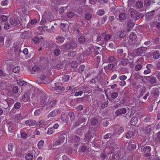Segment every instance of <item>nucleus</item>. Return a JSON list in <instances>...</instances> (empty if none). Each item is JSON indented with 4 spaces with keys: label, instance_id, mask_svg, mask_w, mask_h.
<instances>
[{
    "label": "nucleus",
    "instance_id": "1",
    "mask_svg": "<svg viewBox=\"0 0 160 160\" xmlns=\"http://www.w3.org/2000/svg\"><path fill=\"white\" fill-rule=\"evenodd\" d=\"M10 24L8 23L5 25L4 28L6 29H8L10 28L15 27H18L22 25L21 22L18 19L11 18L9 19Z\"/></svg>",
    "mask_w": 160,
    "mask_h": 160
},
{
    "label": "nucleus",
    "instance_id": "2",
    "mask_svg": "<svg viewBox=\"0 0 160 160\" xmlns=\"http://www.w3.org/2000/svg\"><path fill=\"white\" fill-rule=\"evenodd\" d=\"M77 39L72 38L67 43L63 44L62 46V48H64L65 50H73L77 47Z\"/></svg>",
    "mask_w": 160,
    "mask_h": 160
},
{
    "label": "nucleus",
    "instance_id": "3",
    "mask_svg": "<svg viewBox=\"0 0 160 160\" xmlns=\"http://www.w3.org/2000/svg\"><path fill=\"white\" fill-rule=\"evenodd\" d=\"M130 15L132 18L135 19L136 20H138L143 16V14L140 12L138 13L136 11L133 9L131 11Z\"/></svg>",
    "mask_w": 160,
    "mask_h": 160
},
{
    "label": "nucleus",
    "instance_id": "4",
    "mask_svg": "<svg viewBox=\"0 0 160 160\" xmlns=\"http://www.w3.org/2000/svg\"><path fill=\"white\" fill-rule=\"evenodd\" d=\"M49 99L47 96L45 95H43L41 96L39 103L41 105V107L43 108L45 106V105L47 106V104L48 103Z\"/></svg>",
    "mask_w": 160,
    "mask_h": 160
},
{
    "label": "nucleus",
    "instance_id": "5",
    "mask_svg": "<svg viewBox=\"0 0 160 160\" xmlns=\"http://www.w3.org/2000/svg\"><path fill=\"white\" fill-rule=\"evenodd\" d=\"M147 50L146 48L144 47H141L138 48L136 51V53L138 55H144Z\"/></svg>",
    "mask_w": 160,
    "mask_h": 160
},
{
    "label": "nucleus",
    "instance_id": "6",
    "mask_svg": "<svg viewBox=\"0 0 160 160\" xmlns=\"http://www.w3.org/2000/svg\"><path fill=\"white\" fill-rule=\"evenodd\" d=\"M61 84L59 83H55V87L52 88V90H60L61 91H63L65 90V88L61 86Z\"/></svg>",
    "mask_w": 160,
    "mask_h": 160
},
{
    "label": "nucleus",
    "instance_id": "7",
    "mask_svg": "<svg viewBox=\"0 0 160 160\" xmlns=\"http://www.w3.org/2000/svg\"><path fill=\"white\" fill-rule=\"evenodd\" d=\"M52 20H51L50 17H47L45 18H43L41 21L40 22V23L42 24V27H43L44 28H46V24L47 22L48 21L51 22ZM47 25V24H46Z\"/></svg>",
    "mask_w": 160,
    "mask_h": 160
},
{
    "label": "nucleus",
    "instance_id": "8",
    "mask_svg": "<svg viewBox=\"0 0 160 160\" xmlns=\"http://www.w3.org/2000/svg\"><path fill=\"white\" fill-rule=\"evenodd\" d=\"M127 112V109L126 108H121L116 110L115 112V115L118 116L123 114H125Z\"/></svg>",
    "mask_w": 160,
    "mask_h": 160
},
{
    "label": "nucleus",
    "instance_id": "9",
    "mask_svg": "<svg viewBox=\"0 0 160 160\" xmlns=\"http://www.w3.org/2000/svg\"><path fill=\"white\" fill-rule=\"evenodd\" d=\"M65 138L63 135L59 136L58 138L56 140L55 144L56 146L59 145L63 143L65 140Z\"/></svg>",
    "mask_w": 160,
    "mask_h": 160
},
{
    "label": "nucleus",
    "instance_id": "10",
    "mask_svg": "<svg viewBox=\"0 0 160 160\" xmlns=\"http://www.w3.org/2000/svg\"><path fill=\"white\" fill-rule=\"evenodd\" d=\"M57 100H55L52 101L48 102V103L47 104L46 107V109H49L54 106L57 103Z\"/></svg>",
    "mask_w": 160,
    "mask_h": 160
},
{
    "label": "nucleus",
    "instance_id": "11",
    "mask_svg": "<svg viewBox=\"0 0 160 160\" xmlns=\"http://www.w3.org/2000/svg\"><path fill=\"white\" fill-rule=\"evenodd\" d=\"M151 150V148L150 146H146L144 148L143 151L145 153V156L148 157L151 156V154L150 153Z\"/></svg>",
    "mask_w": 160,
    "mask_h": 160
},
{
    "label": "nucleus",
    "instance_id": "12",
    "mask_svg": "<svg viewBox=\"0 0 160 160\" xmlns=\"http://www.w3.org/2000/svg\"><path fill=\"white\" fill-rule=\"evenodd\" d=\"M151 94L155 97H158L160 92L159 89L157 88H154L151 91Z\"/></svg>",
    "mask_w": 160,
    "mask_h": 160
},
{
    "label": "nucleus",
    "instance_id": "13",
    "mask_svg": "<svg viewBox=\"0 0 160 160\" xmlns=\"http://www.w3.org/2000/svg\"><path fill=\"white\" fill-rule=\"evenodd\" d=\"M59 112L60 111L58 109H54L48 114V118H50L51 117H54L58 114Z\"/></svg>",
    "mask_w": 160,
    "mask_h": 160
},
{
    "label": "nucleus",
    "instance_id": "14",
    "mask_svg": "<svg viewBox=\"0 0 160 160\" xmlns=\"http://www.w3.org/2000/svg\"><path fill=\"white\" fill-rule=\"evenodd\" d=\"M24 118V117L22 115L21 113L15 114L14 116V119L18 122L23 119Z\"/></svg>",
    "mask_w": 160,
    "mask_h": 160
},
{
    "label": "nucleus",
    "instance_id": "15",
    "mask_svg": "<svg viewBox=\"0 0 160 160\" xmlns=\"http://www.w3.org/2000/svg\"><path fill=\"white\" fill-rule=\"evenodd\" d=\"M128 148L130 150H133L136 148V143L135 142H129Z\"/></svg>",
    "mask_w": 160,
    "mask_h": 160
},
{
    "label": "nucleus",
    "instance_id": "16",
    "mask_svg": "<svg viewBox=\"0 0 160 160\" xmlns=\"http://www.w3.org/2000/svg\"><path fill=\"white\" fill-rule=\"evenodd\" d=\"M61 119L62 121L64 122H67L69 120V118L68 117L67 114L64 113H63L62 114Z\"/></svg>",
    "mask_w": 160,
    "mask_h": 160
},
{
    "label": "nucleus",
    "instance_id": "17",
    "mask_svg": "<svg viewBox=\"0 0 160 160\" xmlns=\"http://www.w3.org/2000/svg\"><path fill=\"white\" fill-rule=\"evenodd\" d=\"M138 122V118L134 116L131 120L130 124L132 126H135L137 124Z\"/></svg>",
    "mask_w": 160,
    "mask_h": 160
},
{
    "label": "nucleus",
    "instance_id": "18",
    "mask_svg": "<svg viewBox=\"0 0 160 160\" xmlns=\"http://www.w3.org/2000/svg\"><path fill=\"white\" fill-rule=\"evenodd\" d=\"M118 17L119 21L121 22H122L126 19L127 18V16L126 14L125 13L122 12L120 13Z\"/></svg>",
    "mask_w": 160,
    "mask_h": 160
},
{
    "label": "nucleus",
    "instance_id": "19",
    "mask_svg": "<svg viewBox=\"0 0 160 160\" xmlns=\"http://www.w3.org/2000/svg\"><path fill=\"white\" fill-rule=\"evenodd\" d=\"M119 158V156L117 153H114L112 156H109V160H118Z\"/></svg>",
    "mask_w": 160,
    "mask_h": 160
},
{
    "label": "nucleus",
    "instance_id": "20",
    "mask_svg": "<svg viewBox=\"0 0 160 160\" xmlns=\"http://www.w3.org/2000/svg\"><path fill=\"white\" fill-rule=\"evenodd\" d=\"M101 35L104 37V40L105 42H107L111 38V36L109 34H106L105 33H102Z\"/></svg>",
    "mask_w": 160,
    "mask_h": 160
},
{
    "label": "nucleus",
    "instance_id": "21",
    "mask_svg": "<svg viewBox=\"0 0 160 160\" xmlns=\"http://www.w3.org/2000/svg\"><path fill=\"white\" fill-rule=\"evenodd\" d=\"M64 39V38L62 36H58L56 38V41L58 43H62Z\"/></svg>",
    "mask_w": 160,
    "mask_h": 160
},
{
    "label": "nucleus",
    "instance_id": "22",
    "mask_svg": "<svg viewBox=\"0 0 160 160\" xmlns=\"http://www.w3.org/2000/svg\"><path fill=\"white\" fill-rule=\"evenodd\" d=\"M24 123L29 126H33L35 125L36 122L35 120H28L26 121Z\"/></svg>",
    "mask_w": 160,
    "mask_h": 160
},
{
    "label": "nucleus",
    "instance_id": "23",
    "mask_svg": "<svg viewBox=\"0 0 160 160\" xmlns=\"http://www.w3.org/2000/svg\"><path fill=\"white\" fill-rule=\"evenodd\" d=\"M30 99V95L26 93L23 94L22 97V100L24 102H26Z\"/></svg>",
    "mask_w": 160,
    "mask_h": 160
},
{
    "label": "nucleus",
    "instance_id": "24",
    "mask_svg": "<svg viewBox=\"0 0 160 160\" xmlns=\"http://www.w3.org/2000/svg\"><path fill=\"white\" fill-rule=\"evenodd\" d=\"M78 42L80 44H83L86 42V38L83 36H81L78 38Z\"/></svg>",
    "mask_w": 160,
    "mask_h": 160
},
{
    "label": "nucleus",
    "instance_id": "25",
    "mask_svg": "<svg viewBox=\"0 0 160 160\" xmlns=\"http://www.w3.org/2000/svg\"><path fill=\"white\" fill-rule=\"evenodd\" d=\"M92 48H88L84 52V54H85L86 56H89L90 55L92 52Z\"/></svg>",
    "mask_w": 160,
    "mask_h": 160
},
{
    "label": "nucleus",
    "instance_id": "26",
    "mask_svg": "<svg viewBox=\"0 0 160 160\" xmlns=\"http://www.w3.org/2000/svg\"><path fill=\"white\" fill-rule=\"evenodd\" d=\"M93 16L90 12H87L85 14V18L88 21H90L92 18Z\"/></svg>",
    "mask_w": 160,
    "mask_h": 160
},
{
    "label": "nucleus",
    "instance_id": "27",
    "mask_svg": "<svg viewBox=\"0 0 160 160\" xmlns=\"http://www.w3.org/2000/svg\"><path fill=\"white\" fill-rule=\"evenodd\" d=\"M129 38L130 40L135 41L136 39L137 36L135 33L132 32L129 35Z\"/></svg>",
    "mask_w": 160,
    "mask_h": 160
},
{
    "label": "nucleus",
    "instance_id": "28",
    "mask_svg": "<svg viewBox=\"0 0 160 160\" xmlns=\"http://www.w3.org/2000/svg\"><path fill=\"white\" fill-rule=\"evenodd\" d=\"M45 78L46 76L45 75H41L39 78H37V81L38 83H42L43 82V80L45 79Z\"/></svg>",
    "mask_w": 160,
    "mask_h": 160
},
{
    "label": "nucleus",
    "instance_id": "29",
    "mask_svg": "<svg viewBox=\"0 0 160 160\" xmlns=\"http://www.w3.org/2000/svg\"><path fill=\"white\" fill-rule=\"evenodd\" d=\"M143 4V2L138 0L136 3V7L138 8H140L142 7Z\"/></svg>",
    "mask_w": 160,
    "mask_h": 160
},
{
    "label": "nucleus",
    "instance_id": "30",
    "mask_svg": "<svg viewBox=\"0 0 160 160\" xmlns=\"http://www.w3.org/2000/svg\"><path fill=\"white\" fill-rule=\"evenodd\" d=\"M127 32L125 31L121 30L120 31L119 37V38H123L125 37Z\"/></svg>",
    "mask_w": 160,
    "mask_h": 160
},
{
    "label": "nucleus",
    "instance_id": "31",
    "mask_svg": "<svg viewBox=\"0 0 160 160\" xmlns=\"http://www.w3.org/2000/svg\"><path fill=\"white\" fill-rule=\"evenodd\" d=\"M133 135V132L132 131L129 130L128 131L126 135V137L127 138H130Z\"/></svg>",
    "mask_w": 160,
    "mask_h": 160
},
{
    "label": "nucleus",
    "instance_id": "32",
    "mask_svg": "<svg viewBox=\"0 0 160 160\" xmlns=\"http://www.w3.org/2000/svg\"><path fill=\"white\" fill-rule=\"evenodd\" d=\"M153 57L155 59H158L160 57V54L158 51H156L153 52L152 55Z\"/></svg>",
    "mask_w": 160,
    "mask_h": 160
},
{
    "label": "nucleus",
    "instance_id": "33",
    "mask_svg": "<svg viewBox=\"0 0 160 160\" xmlns=\"http://www.w3.org/2000/svg\"><path fill=\"white\" fill-rule=\"evenodd\" d=\"M134 25V23L133 22L132 20H129L127 22V25L130 28H133Z\"/></svg>",
    "mask_w": 160,
    "mask_h": 160
},
{
    "label": "nucleus",
    "instance_id": "34",
    "mask_svg": "<svg viewBox=\"0 0 160 160\" xmlns=\"http://www.w3.org/2000/svg\"><path fill=\"white\" fill-rule=\"evenodd\" d=\"M152 129V128L151 125H148L145 128V132L146 133H148L150 132Z\"/></svg>",
    "mask_w": 160,
    "mask_h": 160
},
{
    "label": "nucleus",
    "instance_id": "35",
    "mask_svg": "<svg viewBox=\"0 0 160 160\" xmlns=\"http://www.w3.org/2000/svg\"><path fill=\"white\" fill-rule=\"evenodd\" d=\"M70 77L68 75H65L62 77V80L63 82H68L69 79Z\"/></svg>",
    "mask_w": 160,
    "mask_h": 160
},
{
    "label": "nucleus",
    "instance_id": "36",
    "mask_svg": "<svg viewBox=\"0 0 160 160\" xmlns=\"http://www.w3.org/2000/svg\"><path fill=\"white\" fill-rule=\"evenodd\" d=\"M8 125L9 126H8V131L10 132H12L13 131V126L12 125V122H9L8 123Z\"/></svg>",
    "mask_w": 160,
    "mask_h": 160
},
{
    "label": "nucleus",
    "instance_id": "37",
    "mask_svg": "<svg viewBox=\"0 0 160 160\" xmlns=\"http://www.w3.org/2000/svg\"><path fill=\"white\" fill-rule=\"evenodd\" d=\"M149 81L152 84L156 83L157 82L156 78L155 77L150 76Z\"/></svg>",
    "mask_w": 160,
    "mask_h": 160
},
{
    "label": "nucleus",
    "instance_id": "38",
    "mask_svg": "<svg viewBox=\"0 0 160 160\" xmlns=\"http://www.w3.org/2000/svg\"><path fill=\"white\" fill-rule=\"evenodd\" d=\"M89 86L86 84H84L82 86L78 88V90H81L83 92L84 90L87 89V88H88Z\"/></svg>",
    "mask_w": 160,
    "mask_h": 160
},
{
    "label": "nucleus",
    "instance_id": "39",
    "mask_svg": "<svg viewBox=\"0 0 160 160\" xmlns=\"http://www.w3.org/2000/svg\"><path fill=\"white\" fill-rule=\"evenodd\" d=\"M68 115L70 117L71 120L72 121H73L75 118V115L74 113L72 112L68 113Z\"/></svg>",
    "mask_w": 160,
    "mask_h": 160
},
{
    "label": "nucleus",
    "instance_id": "40",
    "mask_svg": "<svg viewBox=\"0 0 160 160\" xmlns=\"http://www.w3.org/2000/svg\"><path fill=\"white\" fill-rule=\"evenodd\" d=\"M8 19V17L5 15H2L0 17V19L2 22H5Z\"/></svg>",
    "mask_w": 160,
    "mask_h": 160
},
{
    "label": "nucleus",
    "instance_id": "41",
    "mask_svg": "<svg viewBox=\"0 0 160 160\" xmlns=\"http://www.w3.org/2000/svg\"><path fill=\"white\" fill-rule=\"evenodd\" d=\"M91 124L93 126H95L97 125L98 123V120L95 118H92L90 120Z\"/></svg>",
    "mask_w": 160,
    "mask_h": 160
},
{
    "label": "nucleus",
    "instance_id": "42",
    "mask_svg": "<svg viewBox=\"0 0 160 160\" xmlns=\"http://www.w3.org/2000/svg\"><path fill=\"white\" fill-rule=\"evenodd\" d=\"M61 52V51L59 49H56L53 51V53L55 56H58L60 54Z\"/></svg>",
    "mask_w": 160,
    "mask_h": 160
},
{
    "label": "nucleus",
    "instance_id": "43",
    "mask_svg": "<svg viewBox=\"0 0 160 160\" xmlns=\"http://www.w3.org/2000/svg\"><path fill=\"white\" fill-rule=\"evenodd\" d=\"M33 155L32 153H28L27 154L25 157L27 160H32L33 158Z\"/></svg>",
    "mask_w": 160,
    "mask_h": 160
},
{
    "label": "nucleus",
    "instance_id": "44",
    "mask_svg": "<svg viewBox=\"0 0 160 160\" xmlns=\"http://www.w3.org/2000/svg\"><path fill=\"white\" fill-rule=\"evenodd\" d=\"M19 89L18 87L17 86H15L12 88V92L14 94L17 93Z\"/></svg>",
    "mask_w": 160,
    "mask_h": 160
},
{
    "label": "nucleus",
    "instance_id": "45",
    "mask_svg": "<svg viewBox=\"0 0 160 160\" xmlns=\"http://www.w3.org/2000/svg\"><path fill=\"white\" fill-rule=\"evenodd\" d=\"M8 76V74L3 72L2 70L0 69V77L4 78Z\"/></svg>",
    "mask_w": 160,
    "mask_h": 160
},
{
    "label": "nucleus",
    "instance_id": "46",
    "mask_svg": "<svg viewBox=\"0 0 160 160\" xmlns=\"http://www.w3.org/2000/svg\"><path fill=\"white\" fill-rule=\"evenodd\" d=\"M96 14L99 16L103 15L105 14V11L103 9H99L97 11Z\"/></svg>",
    "mask_w": 160,
    "mask_h": 160
},
{
    "label": "nucleus",
    "instance_id": "47",
    "mask_svg": "<svg viewBox=\"0 0 160 160\" xmlns=\"http://www.w3.org/2000/svg\"><path fill=\"white\" fill-rule=\"evenodd\" d=\"M118 93L116 92H113L111 95V97L113 99L116 98L118 96Z\"/></svg>",
    "mask_w": 160,
    "mask_h": 160
},
{
    "label": "nucleus",
    "instance_id": "48",
    "mask_svg": "<svg viewBox=\"0 0 160 160\" xmlns=\"http://www.w3.org/2000/svg\"><path fill=\"white\" fill-rule=\"evenodd\" d=\"M85 66L84 65H81L78 69V72L79 73H81L85 69Z\"/></svg>",
    "mask_w": 160,
    "mask_h": 160
},
{
    "label": "nucleus",
    "instance_id": "49",
    "mask_svg": "<svg viewBox=\"0 0 160 160\" xmlns=\"http://www.w3.org/2000/svg\"><path fill=\"white\" fill-rule=\"evenodd\" d=\"M83 93V91H82L81 90H77V91L76 92L75 94H74V95L75 96L77 97L79 95L81 96L82 95Z\"/></svg>",
    "mask_w": 160,
    "mask_h": 160
},
{
    "label": "nucleus",
    "instance_id": "50",
    "mask_svg": "<svg viewBox=\"0 0 160 160\" xmlns=\"http://www.w3.org/2000/svg\"><path fill=\"white\" fill-rule=\"evenodd\" d=\"M115 65L112 64H109L108 65V69L110 71L113 70L114 68H115Z\"/></svg>",
    "mask_w": 160,
    "mask_h": 160
},
{
    "label": "nucleus",
    "instance_id": "51",
    "mask_svg": "<svg viewBox=\"0 0 160 160\" xmlns=\"http://www.w3.org/2000/svg\"><path fill=\"white\" fill-rule=\"evenodd\" d=\"M64 67V63L63 62H60L57 66V68L58 69L62 68Z\"/></svg>",
    "mask_w": 160,
    "mask_h": 160
},
{
    "label": "nucleus",
    "instance_id": "52",
    "mask_svg": "<svg viewBox=\"0 0 160 160\" xmlns=\"http://www.w3.org/2000/svg\"><path fill=\"white\" fill-rule=\"evenodd\" d=\"M128 62V60L127 59H124L121 62V64L123 66H126Z\"/></svg>",
    "mask_w": 160,
    "mask_h": 160
},
{
    "label": "nucleus",
    "instance_id": "53",
    "mask_svg": "<svg viewBox=\"0 0 160 160\" xmlns=\"http://www.w3.org/2000/svg\"><path fill=\"white\" fill-rule=\"evenodd\" d=\"M44 144V142L43 140H41L39 141L38 144V148H41L43 146Z\"/></svg>",
    "mask_w": 160,
    "mask_h": 160
},
{
    "label": "nucleus",
    "instance_id": "54",
    "mask_svg": "<svg viewBox=\"0 0 160 160\" xmlns=\"http://www.w3.org/2000/svg\"><path fill=\"white\" fill-rule=\"evenodd\" d=\"M20 70V68L18 66H17L13 69L12 71L14 73H17L19 72Z\"/></svg>",
    "mask_w": 160,
    "mask_h": 160
},
{
    "label": "nucleus",
    "instance_id": "55",
    "mask_svg": "<svg viewBox=\"0 0 160 160\" xmlns=\"http://www.w3.org/2000/svg\"><path fill=\"white\" fill-rule=\"evenodd\" d=\"M142 68V66L140 64H138L135 66V70L136 71L140 70Z\"/></svg>",
    "mask_w": 160,
    "mask_h": 160
},
{
    "label": "nucleus",
    "instance_id": "56",
    "mask_svg": "<svg viewBox=\"0 0 160 160\" xmlns=\"http://www.w3.org/2000/svg\"><path fill=\"white\" fill-rule=\"evenodd\" d=\"M21 106V103L19 102H17L14 104V107L15 109H18L20 108Z\"/></svg>",
    "mask_w": 160,
    "mask_h": 160
},
{
    "label": "nucleus",
    "instance_id": "57",
    "mask_svg": "<svg viewBox=\"0 0 160 160\" xmlns=\"http://www.w3.org/2000/svg\"><path fill=\"white\" fill-rule=\"evenodd\" d=\"M108 105V101L102 103L101 106V108L102 109H103L107 107Z\"/></svg>",
    "mask_w": 160,
    "mask_h": 160
},
{
    "label": "nucleus",
    "instance_id": "58",
    "mask_svg": "<svg viewBox=\"0 0 160 160\" xmlns=\"http://www.w3.org/2000/svg\"><path fill=\"white\" fill-rule=\"evenodd\" d=\"M91 133L90 132H88V134L86 135V139H88V142H89L91 141L90 139L92 138V136L91 135Z\"/></svg>",
    "mask_w": 160,
    "mask_h": 160
},
{
    "label": "nucleus",
    "instance_id": "59",
    "mask_svg": "<svg viewBox=\"0 0 160 160\" xmlns=\"http://www.w3.org/2000/svg\"><path fill=\"white\" fill-rule=\"evenodd\" d=\"M18 83L20 86H25L27 84V82L24 81L18 80Z\"/></svg>",
    "mask_w": 160,
    "mask_h": 160
},
{
    "label": "nucleus",
    "instance_id": "60",
    "mask_svg": "<svg viewBox=\"0 0 160 160\" xmlns=\"http://www.w3.org/2000/svg\"><path fill=\"white\" fill-rule=\"evenodd\" d=\"M4 38L3 36H0V46L2 47L4 45Z\"/></svg>",
    "mask_w": 160,
    "mask_h": 160
},
{
    "label": "nucleus",
    "instance_id": "61",
    "mask_svg": "<svg viewBox=\"0 0 160 160\" xmlns=\"http://www.w3.org/2000/svg\"><path fill=\"white\" fill-rule=\"evenodd\" d=\"M83 108V106L82 105H79L75 108V110L77 111H80L82 110Z\"/></svg>",
    "mask_w": 160,
    "mask_h": 160
},
{
    "label": "nucleus",
    "instance_id": "62",
    "mask_svg": "<svg viewBox=\"0 0 160 160\" xmlns=\"http://www.w3.org/2000/svg\"><path fill=\"white\" fill-rule=\"evenodd\" d=\"M115 58L113 56H112L111 57H109L108 58V61L109 62H114L115 60Z\"/></svg>",
    "mask_w": 160,
    "mask_h": 160
},
{
    "label": "nucleus",
    "instance_id": "63",
    "mask_svg": "<svg viewBox=\"0 0 160 160\" xmlns=\"http://www.w3.org/2000/svg\"><path fill=\"white\" fill-rule=\"evenodd\" d=\"M72 139L76 142H78L80 140V137L77 136H73L72 138Z\"/></svg>",
    "mask_w": 160,
    "mask_h": 160
},
{
    "label": "nucleus",
    "instance_id": "64",
    "mask_svg": "<svg viewBox=\"0 0 160 160\" xmlns=\"http://www.w3.org/2000/svg\"><path fill=\"white\" fill-rule=\"evenodd\" d=\"M155 74L158 81H160V71L156 72Z\"/></svg>",
    "mask_w": 160,
    "mask_h": 160
}]
</instances>
